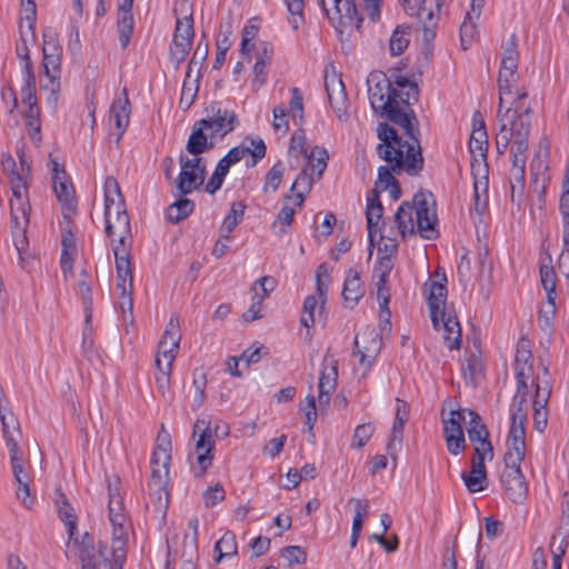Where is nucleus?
Segmentation results:
<instances>
[{"mask_svg": "<svg viewBox=\"0 0 569 569\" xmlns=\"http://www.w3.org/2000/svg\"><path fill=\"white\" fill-rule=\"evenodd\" d=\"M46 80L41 81L40 88L49 92L48 103L56 109L58 103V94L60 91V73L44 74Z\"/></svg>", "mask_w": 569, "mask_h": 569, "instance_id": "5fc2aeb1", "label": "nucleus"}, {"mask_svg": "<svg viewBox=\"0 0 569 569\" xmlns=\"http://www.w3.org/2000/svg\"><path fill=\"white\" fill-rule=\"evenodd\" d=\"M480 112L476 111L472 121L473 130L470 134L469 151L471 154V172L473 176L481 172L482 167L487 166V151H488V134L483 120L480 118Z\"/></svg>", "mask_w": 569, "mask_h": 569, "instance_id": "1a4fd4ad", "label": "nucleus"}, {"mask_svg": "<svg viewBox=\"0 0 569 569\" xmlns=\"http://www.w3.org/2000/svg\"><path fill=\"white\" fill-rule=\"evenodd\" d=\"M284 172V166L281 161H277L266 174L263 184V192H268L271 189L272 192L277 191Z\"/></svg>", "mask_w": 569, "mask_h": 569, "instance_id": "6e6d98bb", "label": "nucleus"}, {"mask_svg": "<svg viewBox=\"0 0 569 569\" xmlns=\"http://www.w3.org/2000/svg\"><path fill=\"white\" fill-rule=\"evenodd\" d=\"M193 36L194 31L192 17L189 16L184 19H177L173 38L192 42Z\"/></svg>", "mask_w": 569, "mask_h": 569, "instance_id": "bf43d9fd", "label": "nucleus"}, {"mask_svg": "<svg viewBox=\"0 0 569 569\" xmlns=\"http://www.w3.org/2000/svg\"><path fill=\"white\" fill-rule=\"evenodd\" d=\"M180 173L177 177V189L181 194H189L198 189L206 179L207 164L203 158L179 156Z\"/></svg>", "mask_w": 569, "mask_h": 569, "instance_id": "0eeeda50", "label": "nucleus"}, {"mask_svg": "<svg viewBox=\"0 0 569 569\" xmlns=\"http://www.w3.org/2000/svg\"><path fill=\"white\" fill-rule=\"evenodd\" d=\"M427 0H402L403 9L410 17H416L423 30V39L430 41L436 36L437 17L432 9L426 7ZM443 0H435L436 9L440 10Z\"/></svg>", "mask_w": 569, "mask_h": 569, "instance_id": "ddd939ff", "label": "nucleus"}, {"mask_svg": "<svg viewBox=\"0 0 569 569\" xmlns=\"http://www.w3.org/2000/svg\"><path fill=\"white\" fill-rule=\"evenodd\" d=\"M365 295V286L360 279V273L352 269L349 270L342 289L345 305L353 308Z\"/></svg>", "mask_w": 569, "mask_h": 569, "instance_id": "7c9ffc66", "label": "nucleus"}, {"mask_svg": "<svg viewBox=\"0 0 569 569\" xmlns=\"http://www.w3.org/2000/svg\"><path fill=\"white\" fill-rule=\"evenodd\" d=\"M246 204L242 201H237L231 204L229 213L226 216L222 222L221 229L226 231V234L222 236L227 240L229 239V233H231L236 227L242 221L244 217Z\"/></svg>", "mask_w": 569, "mask_h": 569, "instance_id": "de8ad7c7", "label": "nucleus"}, {"mask_svg": "<svg viewBox=\"0 0 569 569\" xmlns=\"http://www.w3.org/2000/svg\"><path fill=\"white\" fill-rule=\"evenodd\" d=\"M208 123L204 120H198L193 123L191 133L188 138L186 150L193 158H201L200 154L211 150L213 142L208 140V136L204 132Z\"/></svg>", "mask_w": 569, "mask_h": 569, "instance_id": "393cba45", "label": "nucleus"}, {"mask_svg": "<svg viewBox=\"0 0 569 569\" xmlns=\"http://www.w3.org/2000/svg\"><path fill=\"white\" fill-rule=\"evenodd\" d=\"M123 99H118L113 101L110 108V116L114 120L116 127L118 129V138H120L126 131L129 124V114H130V101L128 98L127 89H123Z\"/></svg>", "mask_w": 569, "mask_h": 569, "instance_id": "72a5a7b5", "label": "nucleus"}, {"mask_svg": "<svg viewBox=\"0 0 569 569\" xmlns=\"http://www.w3.org/2000/svg\"><path fill=\"white\" fill-rule=\"evenodd\" d=\"M395 222L402 238L415 233V226L417 224L413 220V209L410 202L405 201L400 204L395 214Z\"/></svg>", "mask_w": 569, "mask_h": 569, "instance_id": "4c0bfd02", "label": "nucleus"}, {"mask_svg": "<svg viewBox=\"0 0 569 569\" xmlns=\"http://www.w3.org/2000/svg\"><path fill=\"white\" fill-rule=\"evenodd\" d=\"M27 193L28 192L12 194L13 199L10 201L11 221L16 227L19 226L18 212L21 213V217L26 221V224L29 222L31 207Z\"/></svg>", "mask_w": 569, "mask_h": 569, "instance_id": "49530a36", "label": "nucleus"}, {"mask_svg": "<svg viewBox=\"0 0 569 569\" xmlns=\"http://www.w3.org/2000/svg\"><path fill=\"white\" fill-rule=\"evenodd\" d=\"M200 432L199 439L196 443L197 463L199 470L196 471V477H202L207 469L211 466L214 449V441L211 437L210 420L208 417L199 418L193 426V435Z\"/></svg>", "mask_w": 569, "mask_h": 569, "instance_id": "9d476101", "label": "nucleus"}, {"mask_svg": "<svg viewBox=\"0 0 569 569\" xmlns=\"http://www.w3.org/2000/svg\"><path fill=\"white\" fill-rule=\"evenodd\" d=\"M318 300L315 296H307L302 306V316L300 323L306 328H311L315 325V309Z\"/></svg>", "mask_w": 569, "mask_h": 569, "instance_id": "680f3d73", "label": "nucleus"}, {"mask_svg": "<svg viewBox=\"0 0 569 569\" xmlns=\"http://www.w3.org/2000/svg\"><path fill=\"white\" fill-rule=\"evenodd\" d=\"M461 373L467 385L477 386L481 379V365L475 356L466 359L462 363Z\"/></svg>", "mask_w": 569, "mask_h": 569, "instance_id": "3c124183", "label": "nucleus"}, {"mask_svg": "<svg viewBox=\"0 0 569 569\" xmlns=\"http://www.w3.org/2000/svg\"><path fill=\"white\" fill-rule=\"evenodd\" d=\"M250 140L253 149L249 147L238 146L233 147L229 150V152L224 156L231 164L239 162L246 154H251L252 161L247 162V167H254L262 158H264L267 152V147L264 141L261 138H247Z\"/></svg>", "mask_w": 569, "mask_h": 569, "instance_id": "a878e982", "label": "nucleus"}, {"mask_svg": "<svg viewBox=\"0 0 569 569\" xmlns=\"http://www.w3.org/2000/svg\"><path fill=\"white\" fill-rule=\"evenodd\" d=\"M305 157L308 160L306 166L308 167V172L311 176L315 174L318 180L321 179L329 158L327 150L325 148L316 147L308 153V156Z\"/></svg>", "mask_w": 569, "mask_h": 569, "instance_id": "a19ab883", "label": "nucleus"}, {"mask_svg": "<svg viewBox=\"0 0 569 569\" xmlns=\"http://www.w3.org/2000/svg\"><path fill=\"white\" fill-rule=\"evenodd\" d=\"M443 421V436L446 439L448 451L457 456L466 449V439L462 426L455 420L442 419Z\"/></svg>", "mask_w": 569, "mask_h": 569, "instance_id": "c756f323", "label": "nucleus"}, {"mask_svg": "<svg viewBox=\"0 0 569 569\" xmlns=\"http://www.w3.org/2000/svg\"><path fill=\"white\" fill-rule=\"evenodd\" d=\"M171 455H160L159 451H153L151 457V479L149 488L166 489L169 477Z\"/></svg>", "mask_w": 569, "mask_h": 569, "instance_id": "cd10ccee", "label": "nucleus"}, {"mask_svg": "<svg viewBox=\"0 0 569 569\" xmlns=\"http://www.w3.org/2000/svg\"><path fill=\"white\" fill-rule=\"evenodd\" d=\"M61 246L60 267L62 274L67 278L73 271V252L76 250V237L71 230L62 231Z\"/></svg>", "mask_w": 569, "mask_h": 569, "instance_id": "473e14b6", "label": "nucleus"}, {"mask_svg": "<svg viewBox=\"0 0 569 569\" xmlns=\"http://www.w3.org/2000/svg\"><path fill=\"white\" fill-rule=\"evenodd\" d=\"M104 219L106 233L112 246H131V227L126 203H118L117 210Z\"/></svg>", "mask_w": 569, "mask_h": 569, "instance_id": "f8f14e48", "label": "nucleus"}, {"mask_svg": "<svg viewBox=\"0 0 569 569\" xmlns=\"http://www.w3.org/2000/svg\"><path fill=\"white\" fill-rule=\"evenodd\" d=\"M192 42L172 38L169 51V61L173 64L174 69H179L182 62H184L187 56L190 52Z\"/></svg>", "mask_w": 569, "mask_h": 569, "instance_id": "09e8293b", "label": "nucleus"}, {"mask_svg": "<svg viewBox=\"0 0 569 569\" xmlns=\"http://www.w3.org/2000/svg\"><path fill=\"white\" fill-rule=\"evenodd\" d=\"M130 248L131 246H112L117 278H129V288L132 290V271L130 263Z\"/></svg>", "mask_w": 569, "mask_h": 569, "instance_id": "e433bc0d", "label": "nucleus"}, {"mask_svg": "<svg viewBox=\"0 0 569 569\" xmlns=\"http://www.w3.org/2000/svg\"><path fill=\"white\" fill-rule=\"evenodd\" d=\"M476 32V26L472 21L471 13L468 12L465 21L460 27V42L463 50H467L471 44Z\"/></svg>", "mask_w": 569, "mask_h": 569, "instance_id": "774afa93", "label": "nucleus"}, {"mask_svg": "<svg viewBox=\"0 0 569 569\" xmlns=\"http://www.w3.org/2000/svg\"><path fill=\"white\" fill-rule=\"evenodd\" d=\"M367 84L372 110L400 127L408 138H415V133H419L418 120L412 110V104L419 99L417 83L396 72L389 77L382 71H372Z\"/></svg>", "mask_w": 569, "mask_h": 569, "instance_id": "f257e3e1", "label": "nucleus"}, {"mask_svg": "<svg viewBox=\"0 0 569 569\" xmlns=\"http://www.w3.org/2000/svg\"><path fill=\"white\" fill-rule=\"evenodd\" d=\"M74 543L79 547L78 556L82 563V569H113L104 552L101 549L96 551L93 537L88 532L83 533L80 542L74 540Z\"/></svg>", "mask_w": 569, "mask_h": 569, "instance_id": "dca6fc26", "label": "nucleus"}, {"mask_svg": "<svg viewBox=\"0 0 569 569\" xmlns=\"http://www.w3.org/2000/svg\"><path fill=\"white\" fill-rule=\"evenodd\" d=\"M56 505L60 519L67 527L69 539L72 540L77 532V516L73 507L68 501L66 495L61 491L56 492Z\"/></svg>", "mask_w": 569, "mask_h": 569, "instance_id": "2f4dec72", "label": "nucleus"}, {"mask_svg": "<svg viewBox=\"0 0 569 569\" xmlns=\"http://www.w3.org/2000/svg\"><path fill=\"white\" fill-rule=\"evenodd\" d=\"M109 489V519L112 525V550L113 556L118 558V552L123 551L128 539L127 517L123 512L122 498L116 490L108 486Z\"/></svg>", "mask_w": 569, "mask_h": 569, "instance_id": "6e6552de", "label": "nucleus"}, {"mask_svg": "<svg viewBox=\"0 0 569 569\" xmlns=\"http://www.w3.org/2000/svg\"><path fill=\"white\" fill-rule=\"evenodd\" d=\"M551 396V381L549 379L539 380L533 395V427L542 432L548 422L547 405Z\"/></svg>", "mask_w": 569, "mask_h": 569, "instance_id": "a211bd4d", "label": "nucleus"}, {"mask_svg": "<svg viewBox=\"0 0 569 569\" xmlns=\"http://www.w3.org/2000/svg\"><path fill=\"white\" fill-rule=\"evenodd\" d=\"M373 431L375 427L370 422L358 425L355 429L353 441L351 446L353 448L361 449L369 441Z\"/></svg>", "mask_w": 569, "mask_h": 569, "instance_id": "052dcab7", "label": "nucleus"}, {"mask_svg": "<svg viewBox=\"0 0 569 569\" xmlns=\"http://www.w3.org/2000/svg\"><path fill=\"white\" fill-rule=\"evenodd\" d=\"M461 478L468 489L469 492H479L482 491L487 486V473H469L462 472Z\"/></svg>", "mask_w": 569, "mask_h": 569, "instance_id": "0e129e2a", "label": "nucleus"}, {"mask_svg": "<svg viewBox=\"0 0 569 569\" xmlns=\"http://www.w3.org/2000/svg\"><path fill=\"white\" fill-rule=\"evenodd\" d=\"M410 26L399 24L393 30L389 40V50L392 56H399L405 52L410 42Z\"/></svg>", "mask_w": 569, "mask_h": 569, "instance_id": "37998d69", "label": "nucleus"}, {"mask_svg": "<svg viewBox=\"0 0 569 569\" xmlns=\"http://www.w3.org/2000/svg\"><path fill=\"white\" fill-rule=\"evenodd\" d=\"M156 366L159 373L156 376V383L159 392L163 398L170 395V375L172 367L169 363H162L159 357H156Z\"/></svg>", "mask_w": 569, "mask_h": 569, "instance_id": "8fccbe9b", "label": "nucleus"}, {"mask_svg": "<svg viewBox=\"0 0 569 569\" xmlns=\"http://www.w3.org/2000/svg\"><path fill=\"white\" fill-rule=\"evenodd\" d=\"M540 278L543 289L547 293V299L550 308L551 316L556 312V272L552 267L549 266H541L540 267Z\"/></svg>", "mask_w": 569, "mask_h": 569, "instance_id": "c03bdc74", "label": "nucleus"}, {"mask_svg": "<svg viewBox=\"0 0 569 569\" xmlns=\"http://www.w3.org/2000/svg\"><path fill=\"white\" fill-rule=\"evenodd\" d=\"M446 282V274L442 273L440 280H432L429 284L428 306L430 309L431 321L435 329H438L439 326V312L441 311V309L447 310V288L445 284Z\"/></svg>", "mask_w": 569, "mask_h": 569, "instance_id": "5701e85b", "label": "nucleus"}, {"mask_svg": "<svg viewBox=\"0 0 569 569\" xmlns=\"http://www.w3.org/2000/svg\"><path fill=\"white\" fill-rule=\"evenodd\" d=\"M467 433L469 441L473 445L475 448L479 450H485L489 453V460L493 458V448L491 441L489 440V432L486 425L472 426L471 428H467Z\"/></svg>", "mask_w": 569, "mask_h": 569, "instance_id": "58836bf2", "label": "nucleus"}, {"mask_svg": "<svg viewBox=\"0 0 569 569\" xmlns=\"http://www.w3.org/2000/svg\"><path fill=\"white\" fill-rule=\"evenodd\" d=\"M91 278L87 271H81L79 276V280L77 282V293L81 297L86 310L88 311L92 305V295H91Z\"/></svg>", "mask_w": 569, "mask_h": 569, "instance_id": "4d7b16f0", "label": "nucleus"}, {"mask_svg": "<svg viewBox=\"0 0 569 569\" xmlns=\"http://www.w3.org/2000/svg\"><path fill=\"white\" fill-rule=\"evenodd\" d=\"M377 136L381 143L377 146L378 156L390 164L380 166L378 169V178L375 182L370 194L380 197V193L398 182L392 172L400 173L406 171L409 176H418L423 169V157L419 141V133H415V138H410L412 142L406 141L399 136L397 130L381 122L377 128Z\"/></svg>", "mask_w": 569, "mask_h": 569, "instance_id": "f03ea898", "label": "nucleus"}, {"mask_svg": "<svg viewBox=\"0 0 569 569\" xmlns=\"http://www.w3.org/2000/svg\"><path fill=\"white\" fill-rule=\"evenodd\" d=\"M412 209L416 214V224L419 234L428 240H435L439 232L437 226V214L435 200L431 193L418 191L412 198Z\"/></svg>", "mask_w": 569, "mask_h": 569, "instance_id": "423d86ee", "label": "nucleus"}, {"mask_svg": "<svg viewBox=\"0 0 569 569\" xmlns=\"http://www.w3.org/2000/svg\"><path fill=\"white\" fill-rule=\"evenodd\" d=\"M24 117L27 118V126L30 128V138L36 143L41 142V121L40 110L38 106L28 107Z\"/></svg>", "mask_w": 569, "mask_h": 569, "instance_id": "864d4df0", "label": "nucleus"}, {"mask_svg": "<svg viewBox=\"0 0 569 569\" xmlns=\"http://www.w3.org/2000/svg\"><path fill=\"white\" fill-rule=\"evenodd\" d=\"M366 218L369 239V256H371L372 248L376 243V234L382 230H386L383 221V207L379 196H377V199H375L373 194L368 193Z\"/></svg>", "mask_w": 569, "mask_h": 569, "instance_id": "6ab92c4d", "label": "nucleus"}, {"mask_svg": "<svg viewBox=\"0 0 569 569\" xmlns=\"http://www.w3.org/2000/svg\"><path fill=\"white\" fill-rule=\"evenodd\" d=\"M527 403L512 401L510 406L511 425L507 437V451L503 456V463L520 466L526 455V421Z\"/></svg>", "mask_w": 569, "mask_h": 569, "instance_id": "20e7f679", "label": "nucleus"}, {"mask_svg": "<svg viewBox=\"0 0 569 569\" xmlns=\"http://www.w3.org/2000/svg\"><path fill=\"white\" fill-rule=\"evenodd\" d=\"M378 233L380 239L378 246L379 252L383 253V256L393 257L398 251V242L391 237L392 230H390V232L382 230Z\"/></svg>", "mask_w": 569, "mask_h": 569, "instance_id": "e2e57ef3", "label": "nucleus"}, {"mask_svg": "<svg viewBox=\"0 0 569 569\" xmlns=\"http://www.w3.org/2000/svg\"><path fill=\"white\" fill-rule=\"evenodd\" d=\"M194 393L193 400L191 403L192 410H198L206 398V386H207V376L203 371L196 369L193 371V381H192Z\"/></svg>", "mask_w": 569, "mask_h": 569, "instance_id": "603ef678", "label": "nucleus"}, {"mask_svg": "<svg viewBox=\"0 0 569 569\" xmlns=\"http://www.w3.org/2000/svg\"><path fill=\"white\" fill-rule=\"evenodd\" d=\"M200 432L199 439L196 443L197 463L199 470L196 471V477H202L207 469L211 466L214 449V441L211 437L210 420L208 417L199 418L193 426V435Z\"/></svg>", "mask_w": 569, "mask_h": 569, "instance_id": "9b49d317", "label": "nucleus"}, {"mask_svg": "<svg viewBox=\"0 0 569 569\" xmlns=\"http://www.w3.org/2000/svg\"><path fill=\"white\" fill-rule=\"evenodd\" d=\"M2 433L6 441V446L9 450L10 459L21 458L22 452L19 447V439L21 438L20 425L13 413H10V418L2 417Z\"/></svg>", "mask_w": 569, "mask_h": 569, "instance_id": "c85d7f7f", "label": "nucleus"}, {"mask_svg": "<svg viewBox=\"0 0 569 569\" xmlns=\"http://www.w3.org/2000/svg\"><path fill=\"white\" fill-rule=\"evenodd\" d=\"M327 358H325L322 363V370L320 372L319 383H318V401L321 408L326 407L330 402L331 392L337 387V378H338V361L332 360L330 366L326 365Z\"/></svg>", "mask_w": 569, "mask_h": 569, "instance_id": "b1692460", "label": "nucleus"}, {"mask_svg": "<svg viewBox=\"0 0 569 569\" xmlns=\"http://www.w3.org/2000/svg\"><path fill=\"white\" fill-rule=\"evenodd\" d=\"M214 562L219 563L223 558H230L238 553V546L236 535L232 531H226L222 537L216 542Z\"/></svg>", "mask_w": 569, "mask_h": 569, "instance_id": "79ce46f5", "label": "nucleus"}, {"mask_svg": "<svg viewBox=\"0 0 569 569\" xmlns=\"http://www.w3.org/2000/svg\"><path fill=\"white\" fill-rule=\"evenodd\" d=\"M207 118L203 119L208 124L211 138L220 136L221 138L231 132L237 122V114L232 110L221 109L220 104L214 102L206 108Z\"/></svg>", "mask_w": 569, "mask_h": 569, "instance_id": "4468645a", "label": "nucleus"}, {"mask_svg": "<svg viewBox=\"0 0 569 569\" xmlns=\"http://www.w3.org/2000/svg\"><path fill=\"white\" fill-rule=\"evenodd\" d=\"M194 209V203L188 198H181L170 204L166 211V218L172 223H179L186 219Z\"/></svg>", "mask_w": 569, "mask_h": 569, "instance_id": "a18cd8bd", "label": "nucleus"}, {"mask_svg": "<svg viewBox=\"0 0 569 569\" xmlns=\"http://www.w3.org/2000/svg\"><path fill=\"white\" fill-rule=\"evenodd\" d=\"M437 330L442 331L445 345L449 350L460 349L462 336L457 316L441 309L439 312V326Z\"/></svg>", "mask_w": 569, "mask_h": 569, "instance_id": "4be33fe9", "label": "nucleus"}, {"mask_svg": "<svg viewBox=\"0 0 569 569\" xmlns=\"http://www.w3.org/2000/svg\"><path fill=\"white\" fill-rule=\"evenodd\" d=\"M321 8L336 28L360 29L363 16L373 22L380 18L381 0H320Z\"/></svg>", "mask_w": 569, "mask_h": 569, "instance_id": "7ed1b4c3", "label": "nucleus"}, {"mask_svg": "<svg viewBox=\"0 0 569 569\" xmlns=\"http://www.w3.org/2000/svg\"><path fill=\"white\" fill-rule=\"evenodd\" d=\"M515 371L517 388L512 401L527 403L530 393L529 381L535 373L533 356L529 347V341L521 339L515 353Z\"/></svg>", "mask_w": 569, "mask_h": 569, "instance_id": "39448f33", "label": "nucleus"}, {"mask_svg": "<svg viewBox=\"0 0 569 569\" xmlns=\"http://www.w3.org/2000/svg\"><path fill=\"white\" fill-rule=\"evenodd\" d=\"M169 507V493L166 489L149 488V498L146 508L156 519H163Z\"/></svg>", "mask_w": 569, "mask_h": 569, "instance_id": "f704fd0d", "label": "nucleus"}, {"mask_svg": "<svg viewBox=\"0 0 569 569\" xmlns=\"http://www.w3.org/2000/svg\"><path fill=\"white\" fill-rule=\"evenodd\" d=\"M104 217L111 216L117 210L118 203H124L120 186L112 176L106 178L104 181Z\"/></svg>", "mask_w": 569, "mask_h": 569, "instance_id": "c9c22d12", "label": "nucleus"}, {"mask_svg": "<svg viewBox=\"0 0 569 569\" xmlns=\"http://www.w3.org/2000/svg\"><path fill=\"white\" fill-rule=\"evenodd\" d=\"M180 340L181 335L179 319L177 316H171L162 338L158 343L157 357L162 360V363H169L170 367H172L179 349Z\"/></svg>", "mask_w": 569, "mask_h": 569, "instance_id": "f3484780", "label": "nucleus"}, {"mask_svg": "<svg viewBox=\"0 0 569 569\" xmlns=\"http://www.w3.org/2000/svg\"><path fill=\"white\" fill-rule=\"evenodd\" d=\"M325 87L332 110L340 120L345 119L347 117L348 98L342 80L335 73L326 74Z\"/></svg>", "mask_w": 569, "mask_h": 569, "instance_id": "aec40b11", "label": "nucleus"}, {"mask_svg": "<svg viewBox=\"0 0 569 569\" xmlns=\"http://www.w3.org/2000/svg\"><path fill=\"white\" fill-rule=\"evenodd\" d=\"M53 171V190L58 200L62 203L66 210L70 212L76 211L74 189L71 181L67 178L64 169H60L57 161L52 160Z\"/></svg>", "mask_w": 569, "mask_h": 569, "instance_id": "412c9836", "label": "nucleus"}, {"mask_svg": "<svg viewBox=\"0 0 569 569\" xmlns=\"http://www.w3.org/2000/svg\"><path fill=\"white\" fill-rule=\"evenodd\" d=\"M501 483L506 496L515 503H522L528 495V486L520 466L505 465Z\"/></svg>", "mask_w": 569, "mask_h": 569, "instance_id": "2eb2a0df", "label": "nucleus"}, {"mask_svg": "<svg viewBox=\"0 0 569 569\" xmlns=\"http://www.w3.org/2000/svg\"><path fill=\"white\" fill-rule=\"evenodd\" d=\"M133 0H121L118 10L119 19L117 22V31L119 42L122 49H126L130 42L133 32V14H132Z\"/></svg>", "mask_w": 569, "mask_h": 569, "instance_id": "bb28decb", "label": "nucleus"}, {"mask_svg": "<svg viewBox=\"0 0 569 569\" xmlns=\"http://www.w3.org/2000/svg\"><path fill=\"white\" fill-rule=\"evenodd\" d=\"M531 122L523 116H516L508 129L512 138H528Z\"/></svg>", "mask_w": 569, "mask_h": 569, "instance_id": "69168bd1", "label": "nucleus"}, {"mask_svg": "<svg viewBox=\"0 0 569 569\" xmlns=\"http://www.w3.org/2000/svg\"><path fill=\"white\" fill-rule=\"evenodd\" d=\"M196 53H193L191 60L188 63V69L186 72V78L182 84V92L179 101V106L183 110H188L194 102V98L198 92V78L194 80V82H189L190 73L192 70V66L196 63L194 58Z\"/></svg>", "mask_w": 569, "mask_h": 569, "instance_id": "ea45409f", "label": "nucleus"}, {"mask_svg": "<svg viewBox=\"0 0 569 569\" xmlns=\"http://www.w3.org/2000/svg\"><path fill=\"white\" fill-rule=\"evenodd\" d=\"M302 94L298 88L291 89V99H290V114L295 122V124L301 126L303 121V101Z\"/></svg>", "mask_w": 569, "mask_h": 569, "instance_id": "13d9d810", "label": "nucleus"}, {"mask_svg": "<svg viewBox=\"0 0 569 569\" xmlns=\"http://www.w3.org/2000/svg\"><path fill=\"white\" fill-rule=\"evenodd\" d=\"M518 81L517 72L499 71L498 74V90L500 96H509L512 92L513 86Z\"/></svg>", "mask_w": 569, "mask_h": 569, "instance_id": "338daca9", "label": "nucleus"}]
</instances>
